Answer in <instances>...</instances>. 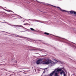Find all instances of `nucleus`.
<instances>
[{
    "label": "nucleus",
    "mask_w": 76,
    "mask_h": 76,
    "mask_svg": "<svg viewBox=\"0 0 76 76\" xmlns=\"http://www.w3.org/2000/svg\"><path fill=\"white\" fill-rule=\"evenodd\" d=\"M50 63L54 64L56 63L53 61H51V60H50L48 59H46L45 61H43L42 62V64H49Z\"/></svg>",
    "instance_id": "nucleus-1"
},
{
    "label": "nucleus",
    "mask_w": 76,
    "mask_h": 76,
    "mask_svg": "<svg viewBox=\"0 0 76 76\" xmlns=\"http://www.w3.org/2000/svg\"><path fill=\"white\" fill-rule=\"evenodd\" d=\"M42 59H41L38 60L37 61V64H39L40 63V62H41V63L42 64V62L43 61H42Z\"/></svg>",
    "instance_id": "nucleus-2"
},
{
    "label": "nucleus",
    "mask_w": 76,
    "mask_h": 76,
    "mask_svg": "<svg viewBox=\"0 0 76 76\" xmlns=\"http://www.w3.org/2000/svg\"><path fill=\"white\" fill-rule=\"evenodd\" d=\"M71 14H72V15H76V12L73 11H71L69 12Z\"/></svg>",
    "instance_id": "nucleus-3"
},
{
    "label": "nucleus",
    "mask_w": 76,
    "mask_h": 76,
    "mask_svg": "<svg viewBox=\"0 0 76 76\" xmlns=\"http://www.w3.org/2000/svg\"><path fill=\"white\" fill-rule=\"evenodd\" d=\"M57 7V8H59L60 10H61V12H67V11H65V10H63L62 9H61L59 7Z\"/></svg>",
    "instance_id": "nucleus-4"
},
{
    "label": "nucleus",
    "mask_w": 76,
    "mask_h": 76,
    "mask_svg": "<svg viewBox=\"0 0 76 76\" xmlns=\"http://www.w3.org/2000/svg\"><path fill=\"white\" fill-rule=\"evenodd\" d=\"M55 72H56V70H54L53 71L50 75V76H53V74H54L55 73Z\"/></svg>",
    "instance_id": "nucleus-5"
},
{
    "label": "nucleus",
    "mask_w": 76,
    "mask_h": 76,
    "mask_svg": "<svg viewBox=\"0 0 76 76\" xmlns=\"http://www.w3.org/2000/svg\"><path fill=\"white\" fill-rule=\"evenodd\" d=\"M62 69H58L57 70V72H59V71H61Z\"/></svg>",
    "instance_id": "nucleus-6"
},
{
    "label": "nucleus",
    "mask_w": 76,
    "mask_h": 76,
    "mask_svg": "<svg viewBox=\"0 0 76 76\" xmlns=\"http://www.w3.org/2000/svg\"><path fill=\"white\" fill-rule=\"evenodd\" d=\"M55 76H59L57 74V73L56 72L55 74Z\"/></svg>",
    "instance_id": "nucleus-7"
},
{
    "label": "nucleus",
    "mask_w": 76,
    "mask_h": 76,
    "mask_svg": "<svg viewBox=\"0 0 76 76\" xmlns=\"http://www.w3.org/2000/svg\"><path fill=\"white\" fill-rule=\"evenodd\" d=\"M44 34L45 35H50V34L49 33H47V32H45V33H44Z\"/></svg>",
    "instance_id": "nucleus-8"
},
{
    "label": "nucleus",
    "mask_w": 76,
    "mask_h": 76,
    "mask_svg": "<svg viewBox=\"0 0 76 76\" xmlns=\"http://www.w3.org/2000/svg\"><path fill=\"white\" fill-rule=\"evenodd\" d=\"M30 29H31V31H35V30H34V29H33L32 28H31Z\"/></svg>",
    "instance_id": "nucleus-9"
},
{
    "label": "nucleus",
    "mask_w": 76,
    "mask_h": 76,
    "mask_svg": "<svg viewBox=\"0 0 76 76\" xmlns=\"http://www.w3.org/2000/svg\"><path fill=\"white\" fill-rule=\"evenodd\" d=\"M8 12H13V11H11L10 10H8Z\"/></svg>",
    "instance_id": "nucleus-10"
},
{
    "label": "nucleus",
    "mask_w": 76,
    "mask_h": 76,
    "mask_svg": "<svg viewBox=\"0 0 76 76\" xmlns=\"http://www.w3.org/2000/svg\"><path fill=\"white\" fill-rule=\"evenodd\" d=\"M24 25H29V24L26 23H25L24 24Z\"/></svg>",
    "instance_id": "nucleus-11"
},
{
    "label": "nucleus",
    "mask_w": 76,
    "mask_h": 76,
    "mask_svg": "<svg viewBox=\"0 0 76 76\" xmlns=\"http://www.w3.org/2000/svg\"><path fill=\"white\" fill-rule=\"evenodd\" d=\"M17 37H20V38H23V37L20 36H19Z\"/></svg>",
    "instance_id": "nucleus-12"
},
{
    "label": "nucleus",
    "mask_w": 76,
    "mask_h": 76,
    "mask_svg": "<svg viewBox=\"0 0 76 76\" xmlns=\"http://www.w3.org/2000/svg\"><path fill=\"white\" fill-rule=\"evenodd\" d=\"M66 76V74H64V76Z\"/></svg>",
    "instance_id": "nucleus-13"
},
{
    "label": "nucleus",
    "mask_w": 76,
    "mask_h": 76,
    "mask_svg": "<svg viewBox=\"0 0 76 76\" xmlns=\"http://www.w3.org/2000/svg\"><path fill=\"white\" fill-rule=\"evenodd\" d=\"M64 71H62V73H64Z\"/></svg>",
    "instance_id": "nucleus-14"
},
{
    "label": "nucleus",
    "mask_w": 76,
    "mask_h": 76,
    "mask_svg": "<svg viewBox=\"0 0 76 76\" xmlns=\"http://www.w3.org/2000/svg\"><path fill=\"white\" fill-rule=\"evenodd\" d=\"M62 72H61L60 73V74H61V75H62Z\"/></svg>",
    "instance_id": "nucleus-15"
},
{
    "label": "nucleus",
    "mask_w": 76,
    "mask_h": 76,
    "mask_svg": "<svg viewBox=\"0 0 76 76\" xmlns=\"http://www.w3.org/2000/svg\"><path fill=\"white\" fill-rule=\"evenodd\" d=\"M55 61L56 62V63H57V61L55 60Z\"/></svg>",
    "instance_id": "nucleus-16"
},
{
    "label": "nucleus",
    "mask_w": 76,
    "mask_h": 76,
    "mask_svg": "<svg viewBox=\"0 0 76 76\" xmlns=\"http://www.w3.org/2000/svg\"><path fill=\"white\" fill-rule=\"evenodd\" d=\"M54 7H56L55 6H54Z\"/></svg>",
    "instance_id": "nucleus-17"
},
{
    "label": "nucleus",
    "mask_w": 76,
    "mask_h": 76,
    "mask_svg": "<svg viewBox=\"0 0 76 76\" xmlns=\"http://www.w3.org/2000/svg\"><path fill=\"white\" fill-rule=\"evenodd\" d=\"M39 50V51H41V50Z\"/></svg>",
    "instance_id": "nucleus-18"
},
{
    "label": "nucleus",
    "mask_w": 76,
    "mask_h": 76,
    "mask_svg": "<svg viewBox=\"0 0 76 76\" xmlns=\"http://www.w3.org/2000/svg\"><path fill=\"white\" fill-rule=\"evenodd\" d=\"M17 36H18V35H16Z\"/></svg>",
    "instance_id": "nucleus-19"
},
{
    "label": "nucleus",
    "mask_w": 76,
    "mask_h": 76,
    "mask_svg": "<svg viewBox=\"0 0 76 76\" xmlns=\"http://www.w3.org/2000/svg\"><path fill=\"white\" fill-rule=\"evenodd\" d=\"M15 19H16V18H15Z\"/></svg>",
    "instance_id": "nucleus-20"
},
{
    "label": "nucleus",
    "mask_w": 76,
    "mask_h": 76,
    "mask_svg": "<svg viewBox=\"0 0 76 76\" xmlns=\"http://www.w3.org/2000/svg\"><path fill=\"white\" fill-rule=\"evenodd\" d=\"M23 22H24V21H23Z\"/></svg>",
    "instance_id": "nucleus-21"
}]
</instances>
